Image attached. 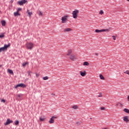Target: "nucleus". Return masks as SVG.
Here are the masks:
<instances>
[{"mask_svg": "<svg viewBox=\"0 0 129 129\" xmlns=\"http://www.w3.org/2000/svg\"><path fill=\"white\" fill-rule=\"evenodd\" d=\"M18 87H22V88H25L26 87V85L25 84H19L17 85L15 88H17Z\"/></svg>", "mask_w": 129, "mask_h": 129, "instance_id": "obj_8", "label": "nucleus"}, {"mask_svg": "<svg viewBox=\"0 0 129 129\" xmlns=\"http://www.w3.org/2000/svg\"><path fill=\"white\" fill-rule=\"evenodd\" d=\"M4 37H5V34H4L0 35V38H4Z\"/></svg>", "mask_w": 129, "mask_h": 129, "instance_id": "obj_32", "label": "nucleus"}, {"mask_svg": "<svg viewBox=\"0 0 129 129\" xmlns=\"http://www.w3.org/2000/svg\"><path fill=\"white\" fill-rule=\"evenodd\" d=\"M79 14V10H75L72 13L73 17L74 19H77V16Z\"/></svg>", "mask_w": 129, "mask_h": 129, "instance_id": "obj_2", "label": "nucleus"}, {"mask_svg": "<svg viewBox=\"0 0 129 129\" xmlns=\"http://www.w3.org/2000/svg\"><path fill=\"white\" fill-rule=\"evenodd\" d=\"M13 121L11 120L10 118L7 119V121L5 123V125H8V124H10V123H12Z\"/></svg>", "mask_w": 129, "mask_h": 129, "instance_id": "obj_10", "label": "nucleus"}, {"mask_svg": "<svg viewBox=\"0 0 129 129\" xmlns=\"http://www.w3.org/2000/svg\"><path fill=\"white\" fill-rule=\"evenodd\" d=\"M102 129H108V128L105 127V128H102Z\"/></svg>", "mask_w": 129, "mask_h": 129, "instance_id": "obj_39", "label": "nucleus"}, {"mask_svg": "<svg viewBox=\"0 0 129 129\" xmlns=\"http://www.w3.org/2000/svg\"><path fill=\"white\" fill-rule=\"evenodd\" d=\"M53 96H55V94H52Z\"/></svg>", "mask_w": 129, "mask_h": 129, "instance_id": "obj_41", "label": "nucleus"}, {"mask_svg": "<svg viewBox=\"0 0 129 129\" xmlns=\"http://www.w3.org/2000/svg\"><path fill=\"white\" fill-rule=\"evenodd\" d=\"M71 54H72V49H69L67 55V56H70Z\"/></svg>", "mask_w": 129, "mask_h": 129, "instance_id": "obj_13", "label": "nucleus"}, {"mask_svg": "<svg viewBox=\"0 0 129 129\" xmlns=\"http://www.w3.org/2000/svg\"><path fill=\"white\" fill-rule=\"evenodd\" d=\"M19 120H16V121H15V125H18V124H19Z\"/></svg>", "mask_w": 129, "mask_h": 129, "instance_id": "obj_26", "label": "nucleus"}, {"mask_svg": "<svg viewBox=\"0 0 129 129\" xmlns=\"http://www.w3.org/2000/svg\"><path fill=\"white\" fill-rule=\"evenodd\" d=\"M48 79H49V77L47 76L43 77V80H48Z\"/></svg>", "mask_w": 129, "mask_h": 129, "instance_id": "obj_25", "label": "nucleus"}, {"mask_svg": "<svg viewBox=\"0 0 129 129\" xmlns=\"http://www.w3.org/2000/svg\"><path fill=\"white\" fill-rule=\"evenodd\" d=\"M26 47L28 50H32L34 47V44L32 42H28L26 44Z\"/></svg>", "mask_w": 129, "mask_h": 129, "instance_id": "obj_3", "label": "nucleus"}, {"mask_svg": "<svg viewBox=\"0 0 129 129\" xmlns=\"http://www.w3.org/2000/svg\"><path fill=\"white\" fill-rule=\"evenodd\" d=\"M72 31V29L71 28H66L63 30L64 33H67V32H70Z\"/></svg>", "mask_w": 129, "mask_h": 129, "instance_id": "obj_12", "label": "nucleus"}, {"mask_svg": "<svg viewBox=\"0 0 129 129\" xmlns=\"http://www.w3.org/2000/svg\"><path fill=\"white\" fill-rule=\"evenodd\" d=\"M0 100L2 102H3V103H5V102H6V100H5L4 99H0Z\"/></svg>", "mask_w": 129, "mask_h": 129, "instance_id": "obj_27", "label": "nucleus"}, {"mask_svg": "<svg viewBox=\"0 0 129 129\" xmlns=\"http://www.w3.org/2000/svg\"><path fill=\"white\" fill-rule=\"evenodd\" d=\"M98 97H102V96H103V95H102V93H100L99 95L98 96Z\"/></svg>", "mask_w": 129, "mask_h": 129, "instance_id": "obj_31", "label": "nucleus"}, {"mask_svg": "<svg viewBox=\"0 0 129 129\" xmlns=\"http://www.w3.org/2000/svg\"><path fill=\"white\" fill-rule=\"evenodd\" d=\"M95 55H96V56H98V53H95Z\"/></svg>", "mask_w": 129, "mask_h": 129, "instance_id": "obj_38", "label": "nucleus"}, {"mask_svg": "<svg viewBox=\"0 0 129 129\" xmlns=\"http://www.w3.org/2000/svg\"><path fill=\"white\" fill-rule=\"evenodd\" d=\"M2 67V65L0 66V68Z\"/></svg>", "mask_w": 129, "mask_h": 129, "instance_id": "obj_42", "label": "nucleus"}, {"mask_svg": "<svg viewBox=\"0 0 129 129\" xmlns=\"http://www.w3.org/2000/svg\"><path fill=\"white\" fill-rule=\"evenodd\" d=\"M73 108H74V109H78V106L75 105L73 106Z\"/></svg>", "mask_w": 129, "mask_h": 129, "instance_id": "obj_21", "label": "nucleus"}, {"mask_svg": "<svg viewBox=\"0 0 129 129\" xmlns=\"http://www.w3.org/2000/svg\"><path fill=\"white\" fill-rule=\"evenodd\" d=\"M20 11H22V8H18V9L17 11H18V12H19Z\"/></svg>", "mask_w": 129, "mask_h": 129, "instance_id": "obj_36", "label": "nucleus"}, {"mask_svg": "<svg viewBox=\"0 0 129 129\" xmlns=\"http://www.w3.org/2000/svg\"><path fill=\"white\" fill-rule=\"evenodd\" d=\"M14 15L15 17H17V16H21V14L19 13V11H17L16 12L14 13Z\"/></svg>", "mask_w": 129, "mask_h": 129, "instance_id": "obj_14", "label": "nucleus"}, {"mask_svg": "<svg viewBox=\"0 0 129 129\" xmlns=\"http://www.w3.org/2000/svg\"><path fill=\"white\" fill-rule=\"evenodd\" d=\"M123 111H124V112H126V113H129V109L127 108H124L123 109Z\"/></svg>", "mask_w": 129, "mask_h": 129, "instance_id": "obj_20", "label": "nucleus"}, {"mask_svg": "<svg viewBox=\"0 0 129 129\" xmlns=\"http://www.w3.org/2000/svg\"><path fill=\"white\" fill-rule=\"evenodd\" d=\"M123 120L124 121H125V122H128V117L127 116H125L123 117Z\"/></svg>", "mask_w": 129, "mask_h": 129, "instance_id": "obj_11", "label": "nucleus"}, {"mask_svg": "<svg viewBox=\"0 0 129 129\" xmlns=\"http://www.w3.org/2000/svg\"><path fill=\"white\" fill-rule=\"evenodd\" d=\"M83 66H89V63L88 62H87V61H85V62L83 63Z\"/></svg>", "mask_w": 129, "mask_h": 129, "instance_id": "obj_18", "label": "nucleus"}, {"mask_svg": "<svg viewBox=\"0 0 129 129\" xmlns=\"http://www.w3.org/2000/svg\"><path fill=\"white\" fill-rule=\"evenodd\" d=\"M101 110H105V107H101Z\"/></svg>", "mask_w": 129, "mask_h": 129, "instance_id": "obj_35", "label": "nucleus"}, {"mask_svg": "<svg viewBox=\"0 0 129 129\" xmlns=\"http://www.w3.org/2000/svg\"><path fill=\"white\" fill-rule=\"evenodd\" d=\"M116 106H117V104H116Z\"/></svg>", "mask_w": 129, "mask_h": 129, "instance_id": "obj_44", "label": "nucleus"}, {"mask_svg": "<svg viewBox=\"0 0 129 129\" xmlns=\"http://www.w3.org/2000/svg\"><path fill=\"white\" fill-rule=\"evenodd\" d=\"M109 29H101V30H98L96 29L95 32V33H101V32H109Z\"/></svg>", "mask_w": 129, "mask_h": 129, "instance_id": "obj_5", "label": "nucleus"}, {"mask_svg": "<svg viewBox=\"0 0 129 129\" xmlns=\"http://www.w3.org/2000/svg\"><path fill=\"white\" fill-rule=\"evenodd\" d=\"M26 3H27V0H22L21 1H18L17 4H18L19 6H23V5H24Z\"/></svg>", "mask_w": 129, "mask_h": 129, "instance_id": "obj_7", "label": "nucleus"}, {"mask_svg": "<svg viewBox=\"0 0 129 129\" xmlns=\"http://www.w3.org/2000/svg\"><path fill=\"white\" fill-rule=\"evenodd\" d=\"M27 12L29 17H31L33 15V13L29 12V10H27Z\"/></svg>", "mask_w": 129, "mask_h": 129, "instance_id": "obj_22", "label": "nucleus"}, {"mask_svg": "<svg viewBox=\"0 0 129 129\" xmlns=\"http://www.w3.org/2000/svg\"><path fill=\"white\" fill-rule=\"evenodd\" d=\"M124 73L129 75V71H126V72H124Z\"/></svg>", "mask_w": 129, "mask_h": 129, "instance_id": "obj_30", "label": "nucleus"}, {"mask_svg": "<svg viewBox=\"0 0 129 129\" xmlns=\"http://www.w3.org/2000/svg\"><path fill=\"white\" fill-rule=\"evenodd\" d=\"M127 100L129 101V97H127Z\"/></svg>", "mask_w": 129, "mask_h": 129, "instance_id": "obj_40", "label": "nucleus"}, {"mask_svg": "<svg viewBox=\"0 0 129 129\" xmlns=\"http://www.w3.org/2000/svg\"><path fill=\"white\" fill-rule=\"evenodd\" d=\"M11 46V44L9 43L8 45L5 44L4 47L0 48V53L1 52H3L4 51H7L8 50V48Z\"/></svg>", "mask_w": 129, "mask_h": 129, "instance_id": "obj_1", "label": "nucleus"}, {"mask_svg": "<svg viewBox=\"0 0 129 129\" xmlns=\"http://www.w3.org/2000/svg\"><path fill=\"white\" fill-rule=\"evenodd\" d=\"M67 18H68V16H65L61 18V23L62 24H65L67 22Z\"/></svg>", "mask_w": 129, "mask_h": 129, "instance_id": "obj_6", "label": "nucleus"}, {"mask_svg": "<svg viewBox=\"0 0 129 129\" xmlns=\"http://www.w3.org/2000/svg\"><path fill=\"white\" fill-rule=\"evenodd\" d=\"M27 64H28V62H23L22 63L23 67H25L26 66V65H27Z\"/></svg>", "mask_w": 129, "mask_h": 129, "instance_id": "obj_24", "label": "nucleus"}, {"mask_svg": "<svg viewBox=\"0 0 129 129\" xmlns=\"http://www.w3.org/2000/svg\"><path fill=\"white\" fill-rule=\"evenodd\" d=\"M2 25L3 26V27H5L6 26V21L5 20H3L1 21Z\"/></svg>", "mask_w": 129, "mask_h": 129, "instance_id": "obj_17", "label": "nucleus"}, {"mask_svg": "<svg viewBox=\"0 0 129 129\" xmlns=\"http://www.w3.org/2000/svg\"><path fill=\"white\" fill-rule=\"evenodd\" d=\"M39 76H40V75H39L38 74H36V77H38Z\"/></svg>", "mask_w": 129, "mask_h": 129, "instance_id": "obj_37", "label": "nucleus"}, {"mask_svg": "<svg viewBox=\"0 0 129 129\" xmlns=\"http://www.w3.org/2000/svg\"><path fill=\"white\" fill-rule=\"evenodd\" d=\"M44 119H44V118H43V117H41L40 118V121H44Z\"/></svg>", "mask_w": 129, "mask_h": 129, "instance_id": "obj_29", "label": "nucleus"}, {"mask_svg": "<svg viewBox=\"0 0 129 129\" xmlns=\"http://www.w3.org/2000/svg\"><path fill=\"white\" fill-rule=\"evenodd\" d=\"M70 59H71L72 61H76V55H75V54H71L70 56Z\"/></svg>", "mask_w": 129, "mask_h": 129, "instance_id": "obj_9", "label": "nucleus"}, {"mask_svg": "<svg viewBox=\"0 0 129 129\" xmlns=\"http://www.w3.org/2000/svg\"><path fill=\"white\" fill-rule=\"evenodd\" d=\"M80 74L81 76L84 77L86 76V73L80 72Z\"/></svg>", "mask_w": 129, "mask_h": 129, "instance_id": "obj_15", "label": "nucleus"}, {"mask_svg": "<svg viewBox=\"0 0 129 129\" xmlns=\"http://www.w3.org/2000/svg\"><path fill=\"white\" fill-rule=\"evenodd\" d=\"M27 73L28 74V76H30V77H31L32 75H31V73H32V72L28 71L27 72Z\"/></svg>", "mask_w": 129, "mask_h": 129, "instance_id": "obj_23", "label": "nucleus"}, {"mask_svg": "<svg viewBox=\"0 0 129 129\" xmlns=\"http://www.w3.org/2000/svg\"><path fill=\"white\" fill-rule=\"evenodd\" d=\"M57 119V116L54 115L52 116L49 121V123H55V119Z\"/></svg>", "mask_w": 129, "mask_h": 129, "instance_id": "obj_4", "label": "nucleus"}, {"mask_svg": "<svg viewBox=\"0 0 129 129\" xmlns=\"http://www.w3.org/2000/svg\"><path fill=\"white\" fill-rule=\"evenodd\" d=\"M112 38H113V40H116V37H115V36H112Z\"/></svg>", "mask_w": 129, "mask_h": 129, "instance_id": "obj_34", "label": "nucleus"}, {"mask_svg": "<svg viewBox=\"0 0 129 129\" xmlns=\"http://www.w3.org/2000/svg\"><path fill=\"white\" fill-rule=\"evenodd\" d=\"M128 48H129V46H128Z\"/></svg>", "mask_w": 129, "mask_h": 129, "instance_id": "obj_45", "label": "nucleus"}, {"mask_svg": "<svg viewBox=\"0 0 129 129\" xmlns=\"http://www.w3.org/2000/svg\"><path fill=\"white\" fill-rule=\"evenodd\" d=\"M8 73L10 74H14V72H13V70L10 69H8Z\"/></svg>", "mask_w": 129, "mask_h": 129, "instance_id": "obj_16", "label": "nucleus"}, {"mask_svg": "<svg viewBox=\"0 0 129 129\" xmlns=\"http://www.w3.org/2000/svg\"><path fill=\"white\" fill-rule=\"evenodd\" d=\"M100 15H103L104 14V12H103V11L101 10L99 12Z\"/></svg>", "mask_w": 129, "mask_h": 129, "instance_id": "obj_28", "label": "nucleus"}, {"mask_svg": "<svg viewBox=\"0 0 129 129\" xmlns=\"http://www.w3.org/2000/svg\"><path fill=\"white\" fill-rule=\"evenodd\" d=\"M99 77L101 80H105V79L104 78V77L102 75H100Z\"/></svg>", "mask_w": 129, "mask_h": 129, "instance_id": "obj_19", "label": "nucleus"}, {"mask_svg": "<svg viewBox=\"0 0 129 129\" xmlns=\"http://www.w3.org/2000/svg\"><path fill=\"white\" fill-rule=\"evenodd\" d=\"M20 95H19V96H18V97H20Z\"/></svg>", "mask_w": 129, "mask_h": 129, "instance_id": "obj_43", "label": "nucleus"}, {"mask_svg": "<svg viewBox=\"0 0 129 129\" xmlns=\"http://www.w3.org/2000/svg\"><path fill=\"white\" fill-rule=\"evenodd\" d=\"M38 15H39V16H42L43 14H42V12L41 11H40L38 13Z\"/></svg>", "mask_w": 129, "mask_h": 129, "instance_id": "obj_33", "label": "nucleus"}]
</instances>
